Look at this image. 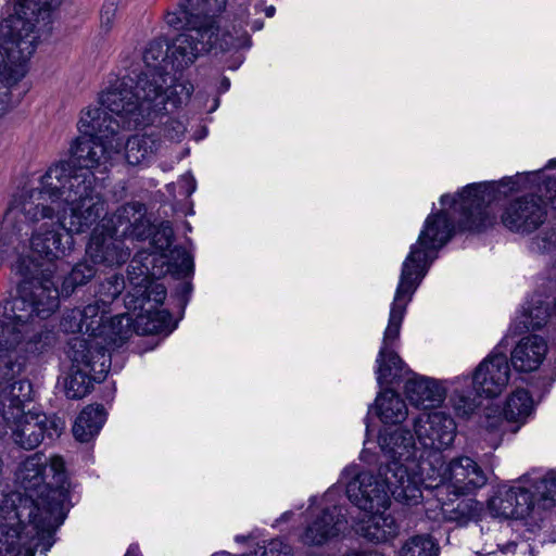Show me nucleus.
Here are the masks:
<instances>
[{
  "instance_id": "nucleus-1",
  "label": "nucleus",
  "mask_w": 556,
  "mask_h": 556,
  "mask_svg": "<svg viewBox=\"0 0 556 556\" xmlns=\"http://www.w3.org/2000/svg\"><path fill=\"white\" fill-rule=\"evenodd\" d=\"M91 174H75L66 164L50 166L35 188L24 190L11 201L4 219L3 229L13 236L30 235L31 251L48 265L43 267L31 256L38 266L37 277L45 271L54 286L53 261L66 256L72 249V233H83L90 229L106 212L103 197L94 190ZM58 289V287H55Z\"/></svg>"
},
{
  "instance_id": "nucleus-28",
  "label": "nucleus",
  "mask_w": 556,
  "mask_h": 556,
  "mask_svg": "<svg viewBox=\"0 0 556 556\" xmlns=\"http://www.w3.org/2000/svg\"><path fill=\"white\" fill-rule=\"evenodd\" d=\"M551 313L541 296L527 301L513 324L515 330L540 329L549 320Z\"/></svg>"
},
{
  "instance_id": "nucleus-12",
  "label": "nucleus",
  "mask_w": 556,
  "mask_h": 556,
  "mask_svg": "<svg viewBox=\"0 0 556 556\" xmlns=\"http://www.w3.org/2000/svg\"><path fill=\"white\" fill-rule=\"evenodd\" d=\"M134 274L135 271L131 270V296L135 299V309L137 307L141 309L134 318V330L142 336L159 333L167 327L169 314L154 308L164 302L166 290L163 285L152 279L154 274L148 273L147 268L140 267L138 276Z\"/></svg>"
},
{
  "instance_id": "nucleus-27",
  "label": "nucleus",
  "mask_w": 556,
  "mask_h": 556,
  "mask_svg": "<svg viewBox=\"0 0 556 556\" xmlns=\"http://www.w3.org/2000/svg\"><path fill=\"white\" fill-rule=\"evenodd\" d=\"M376 410L383 424H401L408 416V408L405 401L399 393L387 389L376 397Z\"/></svg>"
},
{
  "instance_id": "nucleus-19",
  "label": "nucleus",
  "mask_w": 556,
  "mask_h": 556,
  "mask_svg": "<svg viewBox=\"0 0 556 556\" xmlns=\"http://www.w3.org/2000/svg\"><path fill=\"white\" fill-rule=\"evenodd\" d=\"M533 503V493L526 486L517 484L498 489L490 498L488 509L491 516L496 518L522 519L530 514Z\"/></svg>"
},
{
  "instance_id": "nucleus-47",
  "label": "nucleus",
  "mask_w": 556,
  "mask_h": 556,
  "mask_svg": "<svg viewBox=\"0 0 556 556\" xmlns=\"http://www.w3.org/2000/svg\"><path fill=\"white\" fill-rule=\"evenodd\" d=\"M151 255L147 256L144 260H146V263H142V260L140 257V255H136L129 266H128V281L130 282V271L134 270L135 274L134 276H138V274H140V267L142 268H147L148 273H150V268H149V264L152 262V261H149V257Z\"/></svg>"
},
{
  "instance_id": "nucleus-5",
  "label": "nucleus",
  "mask_w": 556,
  "mask_h": 556,
  "mask_svg": "<svg viewBox=\"0 0 556 556\" xmlns=\"http://www.w3.org/2000/svg\"><path fill=\"white\" fill-rule=\"evenodd\" d=\"M146 81H141L137 92L131 91L127 81H115L99 98V104L81 111L78 129L89 137L111 140L118 138L119 129H131L153 123L155 108L147 94L150 91Z\"/></svg>"
},
{
  "instance_id": "nucleus-31",
  "label": "nucleus",
  "mask_w": 556,
  "mask_h": 556,
  "mask_svg": "<svg viewBox=\"0 0 556 556\" xmlns=\"http://www.w3.org/2000/svg\"><path fill=\"white\" fill-rule=\"evenodd\" d=\"M534 407L530 393L525 389L515 390L507 399L504 407L505 421L523 424L531 415Z\"/></svg>"
},
{
  "instance_id": "nucleus-24",
  "label": "nucleus",
  "mask_w": 556,
  "mask_h": 556,
  "mask_svg": "<svg viewBox=\"0 0 556 556\" xmlns=\"http://www.w3.org/2000/svg\"><path fill=\"white\" fill-rule=\"evenodd\" d=\"M131 326L134 327V319L128 315H106L96 336L87 339L100 342L101 350L109 354L110 348L121 346L131 336Z\"/></svg>"
},
{
  "instance_id": "nucleus-22",
  "label": "nucleus",
  "mask_w": 556,
  "mask_h": 556,
  "mask_svg": "<svg viewBox=\"0 0 556 556\" xmlns=\"http://www.w3.org/2000/svg\"><path fill=\"white\" fill-rule=\"evenodd\" d=\"M404 392L412 405L425 409L440 406L446 397L440 381L415 374L405 382Z\"/></svg>"
},
{
  "instance_id": "nucleus-42",
  "label": "nucleus",
  "mask_w": 556,
  "mask_h": 556,
  "mask_svg": "<svg viewBox=\"0 0 556 556\" xmlns=\"http://www.w3.org/2000/svg\"><path fill=\"white\" fill-rule=\"evenodd\" d=\"M84 320L80 308H73L63 316L61 327L65 332L87 334Z\"/></svg>"
},
{
  "instance_id": "nucleus-37",
  "label": "nucleus",
  "mask_w": 556,
  "mask_h": 556,
  "mask_svg": "<svg viewBox=\"0 0 556 556\" xmlns=\"http://www.w3.org/2000/svg\"><path fill=\"white\" fill-rule=\"evenodd\" d=\"M504 409L501 410L497 406H489L484 409L482 427L492 434L490 441L491 445L496 447L504 433Z\"/></svg>"
},
{
  "instance_id": "nucleus-39",
  "label": "nucleus",
  "mask_w": 556,
  "mask_h": 556,
  "mask_svg": "<svg viewBox=\"0 0 556 556\" xmlns=\"http://www.w3.org/2000/svg\"><path fill=\"white\" fill-rule=\"evenodd\" d=\"M450 403L459 418H469L478 408L476 399L458 391L457 389L450 396Z\"/></svg>"
},
{
  "instance_id": "nucleus-17",
  "label": "nucleus",
  "mask_w": 556,
  "mask_h": 556,
  "mask_svg": "<svg viewBox=\"0 0 556 556\" xmlns=\"http://www.w3.org/2000/svg\"><path fill=\"white\" fill-rule=\"evenodd\" d=\"M416 439L426 448L444 450L456 437L457 426L445 412H422L413 419Z\"/></svg>"
},
{
  "instance_id": "nucleus-2",
  "label": "nucleus",
  "mask_w": 556,
  "mask_h": 556,
  "mask_svg": "<svg viewBox=\"0 0 556 556\" xmlns=\"http://www.w3.org/2000/svg\"><path fill=\"white\" fill-rule=\"evenodd\" d=\"M493 199V191L486 184L468 185L458 193V199L445 194L441 197L444 207L431 214L425 220L418 240L412 245L410 252L403 262L400 281L391 304L388 326L383 333L382 345L377 357V380L381 383H392L404 372V363L391 349L400 337L401 325L408 303L425 277L430 264L437 257V252L452 237L453 225L446 206L453 213H459L462 227L480 231L492 224L488 204Z\"/></svg>"
},
{
  "instance_id": "nucleus-4",
  "label": "nucleus",
  "mask_w": 556,
  "mask_h": 556,
  "mask_svg": "<svg viewBox=\"0 0 556 556\" xmlns=\"http://www.w3.org/2000/svg\"><path fill=\"white\" fill-rule=\"evenodd\" d=\"M58 0H18L14 13L0 23V115L18 102V83L27 73Z\"/></svg>"
},
{
  "instance_id": "nucleus-18",
  "label": "nucleus",
  "mask_w": 556,
  "mask_h": 556,
  "mask_svg": "<svg viewBox=\"0 0 556 556\" xmlns=\"http://www.w3.org/2000/svg\"><path fill=\"white\" fill-rule=\"evenodd\" d=\"M103 230L115 236L134 240H143L151 235V223L147 218V208L139 202L127 203L116 210L110 218L101 220Z\"/></svg>"
},
{
  "instance_id": "nucleus-51",
  "label": "nucleus",
  "mask_w": 556,
  "mask_h": 556,
  "mask_svg": "<svg viewBox=\"0 0 556 556\" xmlns=\"http://www.w3.org/2000/svg\"><path fill=\"white\" fill-rule=\"evenodd\" d=\"M555 165H556V160H551V161L547 163L546 168H553V167H555Z\"/></svg>"
},
{
  "instance_id": "nucleus-25",
  "label": "nucleus",
  "mask_w": 556,
  "mask_h": 556,
  "mask_svg": "<svg viewBox=\"0 0 556 556\" xmlns=\"http://www.w3.org/2000/svg\"><path fill=\"white\" fill-rule=\"evenodd\" d=\"M124 147V157L131 166L149 164L161 148L157 134H136L127 139Z\"/></svg>"
},
{
  "instance_id": "nucleus-38",
  "label": "nucleus",
  "mask_w": 556,
  "mask_h": 556,
  "mask_svg": "<svg viewBox=\"0 0 556 556\" xmlns=\"http://www.w3.org/2000/svg\"><path fill=\"white\" fill-rule=\"evenodd\" d=\"M96 275V268L87 262L78 263L62 282V293L70 295L76 287L87 283Z\"/></svg>"
},
{
  "instance_id": "nucleus-26",
  "label": "nucleus",
  "mask_w": 556,
  "mask_h": 556,
  "mask_svg": "<svg viewBox=\"0 0 556 556\" xmlns=\"http://www.w3.org/2000/svg\"><path fill=\"white\" fill-rule=\"evenodd\" d=\"M181 10L178 13H168L166 22L168 25L176 28H185L187 30V18L188 16H213L216 13H220L225 10L227 0H184Z\"/></svg>"
},
{
  "instance_id": "nucleus-49",
  "label": "nucleus",
  "mask_w": 556,
  "mask_h": 556,
  "mask_svg": "<svg viewBox=\"0 0 556 556\" xmlns=\"http://www.w3.org/2000/svg\"><path fill=\"white\" fill-rule=\"evenodd\" d=\"M344 556H383V555L378 552H368V553L351 552V553L345 554Z\"/></svg>"
},
{
  "instance_id": "nucleus-52",
  "label": "nucleus",
  "mask_w": 556,
  "mask_h": 556,
  "mask_svg": "<svg viewBox=\"0 0 556 556\" xmlns=\"http://www.w3.org/2000/svg\"><path fill=\"white\" fill-rule=\"evenodd\" d=\"M5 114H1L0 117L4 116Z\"/></svg>"
},
{
  "instance_id": "nucleus-30",
  "label": "nucleus",
  "mask_w": 556,
  "mask_h": 556,
  "mask_svg": "<svg viewBox=\"0 0 556 556\" xmlns=\"http://www.w3.org/2000/svg\"><path fill=\"white\" fill-rule=\"evenodd\" d=\"M104 421L103 406L89 405L77 417L73 426V434L78 441L88 442L98 434Z\"/></svg>"
},
{
  "instance_id": "nucleus-10",
  "label": "nucleus",
  "mask_w": 556,
  "mask_h": 556,
  "mask_svg": "<svg viewBox=\"0 0 556 556\" xmlns=\"http://www.w3.org/2000/svg\"><path fill=\"white\" fill-rule=\"evenodd\" d=\"M99 343L84 338L71 339L67 351L71 368L64 383L67 397L86 396L94 381L100 382L105 378L111 356L101 350Z\"/></svg>"
},
{
  "instance_id": "nucleus-9",
  "label": "nucleus",
  "mask_w": 556,
  "mask_h": 556,
  "mask_svg": "<svg viewBox=\"0 0 556 556\" xmlns=\"http://www.w3.org/2000/svg\"><path fill=\"white\" fill-rule=\"evenodd\" d=\"M379 446L389 459L383 468L391 472L388 477L395 483V494L397 497H408L410 500H420L421 479L416 469L418 468L416 458L415 439L407 429L384 430L380 432L378 439Z\"/></svg>"
},
{
  "instance_id": "nucleus-6",
  "label": "nucleus",
  "mask_w": 556,
  "mask_h": 556,
  "mask_svg": "<svg viewBox=\"0 0 556 556\" xmlns=\"http://www.w3.org/2000/svg\"><path fill=\"white\" fill-rule=\"evenodd\" d=\"M31 384L27 380L0 381V435H10L15 444L25 448L37 447L45 435L59 437L64 422L42 413L25 412L31 401Z\"/></svg>"
},
{
  "instance_id": "nucleus-40",
  "label": "nucleus",
  "mask_w": 556,
  "mask_h": 556,
  "mask_svg": "<svg viewBox=\"0 0 556 556\" xmlns=\"http://www.w3.org/2000/svg\"><path fill=\"white\" fill-rule=\"evenodd\" d=\"M174 231L172 225L168 222H164L159 225L155 232L153 233L152 244L162 256H166V252L173 244Z\"/></svg>"
},
{
  "instance_id": "nucleus-7",
  "label": "nucleus",
  "mask_w": 556,
  "mask_h": 556,
  "mask_svg": "<svg viewBox=\"0 0 556 556\" xmlns=\"http://www.w3.org/2000/svg\"><path fill=\"white\" fill-rule=\"evenodd\" d=\"M144 70L137 76V79L124 77L117 81H127L131 85V91L137 92L141 81L151 85L148 89V99L151 106H155L153 115L159 116L167 113L170 109L177 108L181 102L179 91L186 90L188 98L190 92L185 86L175 83V77L170 75L168 68L172 66L169 54V45L162 39H156L148 43L143 51Z\"/></svg>"
},
{
  "instance_id": "nucleus-20",
  "label": "nucleus",
  "mask_w": 556,
  "mask_h": 556,
  "mask_svg": "<svg viewBox=\"0 0 556 556\" xmlns=\"http://www.w3.org/2000/svg\"><path fill=\"white\" fill-rule=\"evenodd\" d=\"M510 368L504 354H492L480 363L472 382L476 391L488 397L500 395L507 387Z\"/></svg>"
},
{
  "instance_id": "nucleus-16",
  "label": "nucleus",
  "mask_w": 556,
  "mask_h": 556,
  "mask_svg": "<svg viewBox=\"0 0 556 556\" xmlns=\"http://www.w3.org/2000/svg\"><path fill=\"white\" fill-rule=\"evenodd\" d=\"M546 219V202L529 194L510 200L503 208L502 224L510 231L530 233Z\"/></svg>"
},
{
  "instance_id": "nucleus-50",
  "label": "nucleus",
  "mask_w": 556,
  "mask_h": 556,
  "mask_svg": "<svg viewBox=\"0 0 556 556\" xmlns=\"http://www.w3.org/2000/svg\"><path fill=\"white\" fill-rule=\"evenodd\" d=\"M417 464H419V463L417 462ZM419 469H420V465H418V468L416 469V471H417L418 476L421 479V483H420V486H421L425 483V481H424L421 475L419 473ZM421 470H425V467H421Z\"/></svg>"
},
{
  "instance_id": "nucleus-36",
  "label": "nucleus",
  "mask_w": 556,
  "mask_h": 556,
  "mask_svg": "<svg viewBox=\"0 0 556 556\" xmlns=\"http://www.w3.org/2000/svg\"><path fill=\"white\" fill-rule=\"evenodd\" d=\"M80 313L83 315V319H85L84 324H86L87 333V337L81 336L80 338L94 337L108 315L105 301L101 300V304L99 302L89 304L80 309Z\"/></svg>"
},
{
  "instance_id": "nucleus-23",
  "label": "nucleus",
  "mask_w": 556,
  "mask_h": 556,
  "mask_svg": "<svg viewBox=\"0 0 556 556\" xmlns=\"http://www.w3.org/2000/svg\"><path fill=\"white\" fill-rule=\"evenodd\" d=\"M547 341L539 334L521 338L511 351L510 361L518 371L532 372L538 370L546 358Z\"/></svg>"
},
{
  "instance_id": "nucleus-13",
  "label": "nucleus",
  "mask_w": 556,
  "mask_h": 556,
  "mask_svg": "<svg viewBox=\"0 0 556 556\" xmlns=\"http://www.w3.org/2000/svg\"><path fill=\"white\" fill-rule=\"evenodd\" d=\"M121 149L119 138L112 137L111 140H106L89 136L80 137L71 148L72 160L59 162L53 166L66 164L75 174L89 173L94 176L91 170L99 167L106 168L114 156L119 154ZM93 187L96 188V181Z\"/></svg>"
},
{
  "instance_id": "nucleus-32",
  "label": "nucleus",
  "mask_w": 556,
  "mask_h": 556,
  "mask_svg": "<svg viewBox=\"0 0 556 556\" xmlns=\"http://www.w3.org/2000/svg\"><path fill=\"white\" fill-rule=\"evenodd\" d=\"M343 516L338 507L326 510L315 520V544L323 543L337 536L344 525Z\"/></svg>"
},
{
  "instance_id": "nucleus-48",
  "label": "nucleus",
  "mask_w": 556,
  "mask_h": 556,
  "mask_svg": "<svg viewBox=\"0 0 556 556\" xmlns=\"http://www.w3.org/2000/svg\"><path fill=\"white\" fill-rule=\"evenodd\" d=\"M546 199L553 207H556V180H551L547 182Z\"/></svg>"
},
{
  "instance_id": "nucleus-11",
  "label": "nucleus",
  "mask_w": 556,
  "mask_h": 556,
  "mask_svg": "<svg viewBox=\"0 0 556 556\" xmlns=\"http://www.w3.org/2000/svg\"><path fill=\"white\" fill-rule=\"evenodd\" d=\"M388 477H391V472L383 467L379 468L377 476L365 471L357 472L355 467L346 468L343 479H350L345 486L349 500L364 511L387 510L391 504V496L408 505L419 502V500L397 497L394 493L396 485Z\"/></svg>"
},
{
  "instance_id": "nucleus-3",
  "label": "nucleus",
  "mask_w": 556,
  "mask_h": 556,
  "mask_svg": "<svg viewBox=\"0 0 556 556\" xmlns=\"http://www.w3.org/2000/svg\"><path fill=\"white\" fill-rule=\"evenodd\" d=\"M29 258L15 267L21 277L17 295L0 317V381L9 383L29 359L48 352L55 343L52 331L41 329V321L59 307L60 292L50 277Z\"/></svg>"
},
{
  "instance_id": "nucleus-8",
  "label": "nucleus",
  "mask_w": 556,
  "mask_h": 556,
  "mask_svg": "<svg viewBox=\"0 0 556 556\" xmlns=\"http://www.w3.org/2000/svg\"><path fill=\"white\" fill-rule=\"evenodd\" d=\"M184 16L187 18V30L169 45L173 68L184 70L211 50L228 51L243 45V39L220 28L213 16Z\"/></svg>"
},
{
  "instance_id": "nucleus-33",
  "label": "nucleus",
  "mask_w": 556,
  "mask_h": 556,
  "mask_svg": "<svg viewBox=\"0 0 556 556\" xmlns=\"http://www.w3.org/2000/svg\"><path fill=\"white\" fill-rule=\"evenodd\" d=\"M48 459L40 454L28 457L22 465L21 479L25 489L37 488L46 481Z\"/></svg>"
},
{
  "instance_id": "nucleus-46",
  "label": "nucleus",
  "mask_w": 556,
  "mask_h": 556,
  "mask_svg": "<svg viewBox=\"0 0 556 556\" xmlns=\"http://www.w3.org/2000/svg\"><path fill=\"white\" fill-rule=\"evenodd\" d=\"M166 136L172 140H180L185 132V126L178 121H172L165 128Z\"/></svg>"
},
{
  "instance_id": "nucleus-29",
  "label": "nucleus",
  "mask_w": 556,
  "mask_h": 556,
  "mask_svg": "<svg viewBox=\"0 0 556 556\" xmlns=\"http://www.w3.org/2000/svg\"><path fill=\"white\" fill-rule=\"evenodd\" d=\"M368 513L370 516L362 527V533L365 538L375 543H382L397 535L399 527L390 514L382 509Z\"/></svg>"
},
{
  "instance_id": "nucleus-45",
  "label": "nucleus",
  "mask_w": 556,
  "mask_h": 556,
  "mask_svg": "<svg viewBox=\"0 0 556 556\" xmlns=\"http://www.w3.org/2000/svg\"><path fill=\"white\" fill-rule=\"evenodd\" d=\"M173 255H177L180 260V264L178 265V270L180 273H188L192 268V260L189 253L184 249H175L172 251Z\"/></svg>"
},
{
  "instance_id": "nucleus-35",
  "label": "nucleus",
  "mask_w": 556,
  "mask_h": 556,
  "mask_svg": "<svg viewBox=\"0 0 556 556\" xmlns=\"http://www.w3.org/2000/svg\"><path fill=\"white\" fill-rule=\"evenodd\" d=\"M401 556H439V545L429 535H415L404 543Z\"/></svg>"
},
{
  "instance_id": "nucleus-15",
  "label": "nucleus",
  "mask_w": 556,
  "mask_h": 556,
  "mask_svg": "<svg viewBox=\"0 0 556 556\" xmlns=\"http://www.w3.org/2000/svg\"><path fill=\"white\" fill-rule=\"evenodd\" d=\"M486 480L483 469L472 458L462 456L452 459L442 468L439 482L426 486L435 488L438 492L446 488L454 494L464 495L482 488Z\"/></svg>"
},
{
  "instance_id": "nucleus-41",
  "label": "nucleus",
  "mask_w": 556,
  "mask_h": 556,
  "mask_svg": "<svg viewBox=\"0 0 556 556\" xmlns=\"http://www.w3.org/2000/svg\"><path fill=\"white\" fill-rule=\"evenodd\" d=\"M125 288L124 278L118 275L109 277L105 282L100 286L99 293L105 301V304L116 299Z\"/></svg>"
},
{
  "instance_id": "nucleus-34",
  "label": "nucleus",
  "mask_w": 556,
  "mask_h": 556,
  "mask_svg": "<svg viewBox=\"0 0 556 556\" xmlns=\"http://www.w3.org/2000/svg\"><path fill=\"white\" fill-rule=\"evenodd\" d=\"M442 511L446 520L456 522L458 526H465L480 517L482 504L473 498H466L458 502L453 508L443 506Z\"/></svg>"
},
{
  "instance_id": "nucleus-44",
  "label": "nucleus",
  "mask_w": 556,
  "mask_h": 556,
  "mask_svg": "<svg viewBox=\"0 0 556 556\" xmlns=\"http://www.w3.org/2000/svg\"><path fill=\"white\" fill-rule=\"evenodd\" d=\"M536 492L544 501H554L556 496V478L546 477L540 480L535 485Z\"/></svg>"
},
{
  "instance_id": "nucleus-43",
  "label": "nucleus",
  "mask_w": 556,
  "mask_h": 556,
  "mask_svg": "<svg viewBox=\"0 0 556 556\" xmlns=\"http://www.w3.org/2000/svg\"><path fill=\"white\" fill-rule=\"evenodd\" d=\"M121 0H104L100 11V28L105 34L113 28Z\"/></svg>"
},
{
  "instance_id": "nucleus-21",
  "label": "nucleus",
  "mask_w": 556,
  "mask_h": 556,
  "mask_svg": "<svg viewBox=\"0 0 556 556\" xmlns=\"http://www.w3.org/2000/svg\"><path fill=\"white\" fill-rule=\"evenodd\" d=\"M86 253L93 264L108 267L121 266L130 256L122 238L111 230H103L101 224L93 230Z\"/></svg>"
},
{
  "instance_id": "nucleus-14",
  "label": "nucleus",
  "mask_w": 556,
  "mask_h": 556,
  "mask_svg": "<svg viewBox=\"0 0 556 556\" xmlns=\"http://www.w3.org/2000/svg\"><path fill=\"white\" fill-rule=\"evenodd\" d=\"M47 473L52 475L53 484L58 490L51 492V501H41L35 505L34 511L30 513L31 522L38 531L52 532L63 520V507L59 500L63 495V488L66 482L65 463L61 456L54 455L50 457Z\"/></svg>"
}]
</instances>
